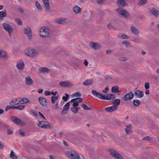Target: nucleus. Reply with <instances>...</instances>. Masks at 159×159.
<instances>
[{
    "mask_svg": "<svg viewBox=\"0 0 159 159\" xmlns=\"http://www.w3.org/2000/svg\"><path fill=\"white\" fill-rule=\"evenodd\" d=\"M73 85V84L68 82L65 81L60 82V86L64 87H70Z\"/></svg>",
    "mask_w": 159,
    "mask_h": 159,
    "instance_id": "nucleus-17",
    "label": "nucleus"
},
{
    "mask_svg": "<svg viewBox=\"0 0 159 159\" xmlns=\"http://www.w3.org/2000/svg\"><path fill=\"white\" fill-rule=\"evenodd\" d=\"M82 8L77 5H75L73 8V11L76 14L80 13L82 10Z\"/></svg>",
    "mask_w": 159,
    "mask_h": 159,
    "instance_id": "nucleus-24",
    "label": "nucleus"
},
{
    "mask_svg": "<svg viewBox=\"0 0 159 159\" xmlns=\"http://www.w3.org/2000/svg\"><path fill=\"white\" fill-rule=\"evenodd\" d=\"M79 105V102L78 101L74 102L73 104V106L74 107H76Z\"/></svg>",
    "mask_w": 159,
    "mask_h": 159,
    "instance_id": "nucleus-54",
    "label": "nucleus"
},
{
    "mask_svg": "<svg viewBox=\"0 0 159 159\" xmlns=\"http://www.w3.org/2000/svg\"><path fill=\"white\" fill-rule=\"evenodd\" d=\"M65 96H64L62 97V99L64 102H66L68 100V98L69 97V95L67 93L65 94Z\"/></svg>",
    "mask_w": 159,
    "mask_h": 159,
    "instance_id": "nucleus-43",
    "label": "nucleus"
},
{
    "mask_svg": "<svg viewBox=\"0 0 159 159\" xmlns=\"http://www.w3.org/2000/svg\"><path fill=\"white\" fill-rule=\"evenodd\" d=\"M47 121H39L36 123L37 125L39 127H41L43 128L49 129L50 128L51 125V124H44L43 123L47 122Z\"/></svg>",
    "mask_w": 159,
    "mask_h": 159,
    "instance_id": "nucleus-9",
    "label": "nucleus"
},
{
    "mask_svg": "<svg viewBox=\"0 0 159 159\" xmlns=\"http://www.w3.org/2000/svg\"><path fill=\"white\" fill-rule=\"evenodd\" d=\"M43 3L44 7L47 11L50 9V3L48 0H42Z\"/></svg>",
    "mask_w": 159,
    "mask_h": 159,
    "instance_id": "nucleus-21",
    "label": "nucleus"
},
{
    "mask_svg": "<svg viewBox=\"0 0 159 159\" xmlns=\"http://www.w3.org/2000/svg\"><path fill=\"white\" fill-rule=\"evenodd\" d=\"M10 109V106L8 105V106H7V107H6L5 109V111H7Z\"/></svg>",
    "mask_w": 159,
    "mask_h": 159,
    "instance_id": "nucleus-64",
    "label": "nucleus"
},
{
    "mask_svg": "<svg viewBox=\"0 0 159 159\" xmlns=\"http://www.w3.org/2000/svg\"><path fill=\"white\" fill-rule=\"evenodd\" d=\"M11 119L12 122L18 125H25V123L21 119L16 117L12 116Z\"/></svg>",
    "mask_w": 159,
    "mask_h": 159,
    "instance_id": "nucleus-8",
    "label": "nucleus"
},
{
    "mask_svg": "<svg viewBox=\"0 0 159 159\" xmlns=\"http://www.w3.org/2000/svg\"><path fill=\"white\" fill-rule=\"evenodd\" d=\"M65 154L70 159H81L79 154L73 150L67 151Z\"/></svg>",
    "mask_w": 159,
    "mask_h": 159,
    "instance_id": "nucleus-3",
    "label": "nucleus"
},
{
    "mask_svg": "<svg viewBox=\"0 0 159 159\" xmlns=\"http://www.w3.org/2000/svg\"><path fill=\"white\" fill-rule=\"evenodd\" d=\"M40 35L42 37H46L49 36V30L47 26H43L40 28Z\"/></svg>",
    "mask_w": 159,
    "mask_h": 159,
    "instance_id": "nucleus-5",
    "label": "nucleus"
},
{
    "mask_svg": "<svg viewBox=\"0 0 159 159\" xmlns=\"http://www.w3.org/2000/svg\"><path fill=\"white\" fill-rule=\"evenodd\" d=\"M17 99L18 100V103L19 104L27 103L30 102L29 99L25 98H17Z\"/></svg>",
    "mask_w": 159,
    "mask_h": 159,
    "instance_id": "nucleus-14",
    "label": "nucleus"
},
{
    "mask_svg": "<svg viewBox=\"0 0 159 159\" xmlns=\"http://www.w3.org/2000/svg\"><path fill=\"white\" fill-rule=\"evenodd\" d=\"M122 43V44L125 45V46L127 47H129V42H128L123 41Z\"/></svg>",
    "mask_w": 159,
    "mask_h": 159,
    "instance_id": "nucleus-49",
    "label": "nucleus"
},
{
    "mask_svg": "<svg viewBox=\"0 0 159 159\" xmlns=\"http://www.w3.org/2000/svg\"><path fill=\"white\" fill-rule=\"evenodd\" d=\"M142 140L150 141L151 140V138L149 136H147L145 137H143L142 139Z\"/></svg>",
    "mask_w": 159,
    "mask_h": 159,
    "instance_id": "nucleus-47",
    "label": "nucleus"
},
{
    "mask_svg": "<svg viewBox=\"0 0 159 159\" xmlns=\"http://www.w3.org/2000/svg\"><path fill=\"white\" fill-rule=\"evenodd\" d=\"M2 25L4 29L8 32L9 36L11 37V33L13 31V29L11 26L9 24L5 23H3Z\"/></svg>",
    "mask_w": 159,
    "mask_h": 159,
    "instance_id": "nucleus-6",
    "label": "nucleus"
},
{
    "mask_svg": "<svg viewBox=\"0 0 159 159\" xmlns=\"http://www.w3.org/2000/svg\"><path fill=\"white\" fill-rule=\"evenodd\" d=\"M18 100L17 98L14 99V100H12L10 101L9 104L12 106H15L17 105L18 104Z\"/></svg>",
    "mask_w": 159,
    "mask_h": 159,
    "instance_id": "nucleus-32",
    "label": "nucleus"
},
{
    "mask_svg": "<svg viewBox=\"0 0 159 159\" xmlns=\"http://www.w3.org/2000/svg\"><path fill=\"white\" fill-rule=\"evenodd\" d=\"M58 98V96H52L51 97V101L52 103H54L56 101Z\"/></svg>",
    "mask_w": 159,
    "mask_h": 159,
    "instance_id": "nucleus-42",
    "label": "nucleus"
},
{
    "mask_svg": "<svg viewBox=\"0 0 159 159\" xmlns=\"http://www.w3.org/2000/svg\"><path fill=\"white\" fill-rule=\"evenodd\" d=\"M105 0H97V2L99 4H103Z\"/></svg>",
    "mask_w": 159,
    "mask_h": 159,
    "instance_id": "nucleus-52",
    "label": "nucleus"
},
{
    "mask_svg": "<svg viewBox=\"0 0 159 159\" xmlns=\"http://www.w3.org/2000/svg\"><path fill=\"white\" fill-rule=\"evenodd\" d=\"M120 100L119 99H116L113 102L114 105L105 108L104 110L107 112H112L117 110L118 108V106L120 105Z\"/></svg>",
    "mask_w": 159,
    "mask_h": 159,
    "instance_id": "nucleus-2",
    "label": "nucleus"
},
{
    "mask_svg": "<svg viewBox=\"0 0 159 159\" xmlns=\"http://www.w3.org/2000/svg\"><path fill=\"white\" fill-rule=\"evenodd\" d=\"M35 5L36 7L39 10H41L42 9V7L39 2L37 1L35 2Z\"/></svg>",
    "mask_w": 159,
    "mask_h": 159,
    "instance_id": "nucleus-38",
    "label": "nucleus"
},
{
    "mask_svg": "<svg viewBox=\"0 0 159 159\" xmlns=\"http://www.w3.org/2000/svg\"><path fill=\"white\" fill-rule=\"evenodd\" d=\"M63 144L66 147L68 148V147H69V146H70L69 145V144H68V143H67V142H66V141L65 140H63Z\"/></svg>",
    "mask_w": 159,
    "mask_h": 159,
    "instance_id": "nucleus-50",
    "label": "nucleus"
},
{
    "mask_svg": "<svg viewBox=\"0 0 159 159\" xmlns=\"http://www.w3.org/2000/svg\"><path fill=\"white\" fill-rule=\"evenodd\" d=\"M144 87L146 89H148L149 88L150 85L148 82H147L145 84Z\"/></svg>",
    "mask_w": 159,
    "mask_h": 159,
    "instance_id": "nucleus-48",
    "label": "nucleus"
},
{
    "mask_svg": "<svg viewBox=\"0 0 159 159\" xmlns=\"http://www.w3.org/2000/svg\"><path fill=\"white\" fill-rule=\"evenodd\" d=\"M9 126L8 125L4 123L1 124L0 125V129L2 131L5 130Z\"/></svg>",
    "mask_w": 159,
    "mask_h": 159,
    "instance_id": "nucleus-30",
    "label": "nucleus"
},
{
    "mask_svg": "<svg viewBox=\"0 0 159 159\" xmlns=\"http://www.w3.org/2000/svg\"><path fill=\"white\" fill-rule=\"evenodd\" d=\"M10 157L12 159H17V156L15 155V152L13 150H11V152Z\"/></svg>",
    "mask_w": 159,
    "mask_h": 159,
    "instance_id": "nucleus-35",
    "label": "nucleus"
},
{
    "mask_svg": "<svg viewBox=\"0 0 159 159\" xmlns=\"http://www.w3.org/2000/svg\"><path fill=\"white\" fill-rule=\"evenodd\" d=\"M135 96L138 98H142L144 96V93L143 91H140L139 90H136L134 92Z\"/></svg>",
    "mask_w": 159,
    "mask_h": 159,
    "instance_id": "nucleus-16",
    "label": "nucleus"
},
{
    "mask_svg": "<svg viewBox=\"0 0 159 159\" xmlns=\"http://www.w3.org/2000/svg\"><path fill=\"white\" fill-rule=\"evenodd\" d=\"M148 10L149 12L155 17H158L159 15V11L154 7H150Z\"/></svg>",
    "mask_w": 159,
    "mask_h": 159,
    "instance_id": "nucleus-10",
    "label": "nucleus"
},
{
    "mask_svg": "<svg viewBox=\"0 0 159 159\" xmlns=\"http://www.w3.org/2000/svg\"><path fill=\"white\" fill-rule=\"evenodd\" d=\"M70 110L72 112L75 114H77L78 112L76 107H72L71 108Z\"/></svg>",
    "mask_w": 159,
    "mask_h": 159,
    "instance_id": "nucleus-45",
    "label": "nucleus"
},
{
    "mask_svg": "<svg viewBox=\"0 0 159 159\" xmlns=\"http://www.w3.org/2000/svg\"><path fill=\"white\" fill-rule=\"evenodd\" d=\"M125 131L126 134H129L131 132V125L130 124L126 126V128L125 129Z\"/></svg>",
    "mask_w": 159,
    "mask_h": 159,
    "instance_id": "nucleus-29",
    "label": "nucleus"
},
{
    "mask_svg": "<svg viewBox=\"0 0 159 159\" xmlns=\"http://www.w3.org/2000/svg\"><path fill=\"white\" fill-rule=\"evenodd\" d=\"M16 109H17L19 110H22L24 109L25 106L24 105H21L20 104V105H17V106H16Z\"/></svg>",
    "mask_w": 159,
    "mask_h": 159,
    "instance_id": "nucleus-41",
    "label": "nucleus"
},
{
    "mask_svg": "<svg viewBox=\"0 0 159 159\" xmlns=\"http://www.w3.org/2000/svg\"><path fill=\"white\" fill-rule=\"evenodd\" d=\"M19 132H20V134L22 135V136H25V132H24V131L21 130H19Z\"/></svg>",
    "mask_w": 159,
    "mask_h": 159,
    "instance_id": "nucleus-60",
    "label": "nucleus"
},
{
    "mask_svg": "<svg viewBox=\"0 0 159 159\" xmlns=\"http://www.w3.org/2000/svg\"><path fill=\"white\" fill-rule=\"evenodd\" d=\"M117 3L119 7H124L125 4V0H118Z\"/></svg>",
    "mask_w": 159,
    "mask_h": 159,
    "instance_id": "nucleus-28",
    "label": "nucleus"
},
{
    "mask_svg": "<svg viewBox=\"0 0 159 159\" xmlns=\"http://www.w3.org/2000/svg\"><path fill=\"white\" fill-rule=\"evenodd\" d=\"M70 102H68L66 103L63 107V109L61 111V113L62 114L66 113L68 111L69 106Z\"/></svg>",
    "mask_w": 159,
    "mask_h": 159,
    "instance_id": "nucleus-22",
    "label": "nucleus"
},
{
    "mask_svg": "<svg viewBox=\"0 0 159 159\" xmlns=\"http://www.w3.org/2000/svg\"><path fill=\"white\" fill-rule=\"evenodd\" d=\"M148 2V0H140L138 3L139 5H142L146 4Z\"/></svg>",
    "mask_w": 159,
    "mask_h": 159,
    "instance_id": "nucleus-39",
    "label": "nucleus"
},
{
    "mask_svg": "<svg viewBox=\"0 0 159 159\" xmlns=\"http://www.w3.org/2000/svg\"><path fill=\"white\" fill-rule=\"evenodd\" d=\"M40 69L41 72L43 73H45V72H48L50 70L49 69H48L46 67L40 68Z\"/></svg>",
    "mask_w": 159,
    "mask_h": 159,
    "instance_id": "nucleus-40",
    "label": "nucleus"
},
{
    "mask_svg": "<svg viewBox=\"0 0 159 159\" xmlns=\"http://www.w3.org/2000/svg\"><path fill=\"white\" fill-rule=\"evenodd\" d=\"M7 53L3 50H0V57L5 58L7 57Z\"/></svg>",
    "mask_w": 159,
    "mask_h": 159,
    "instance_id": "nucleus-33",
    "label": "nucleus"
},
{
    "mask_svg": "<svg viewBox=\"0 0 159 159\" xmlns=\"http://www.w3.org/2000/svg\"><path fill=\"white\" fill-rule=\"evenodd\" d=\"M24 33L28 36L29 39H31L32 38V34L31 28L29 27L25 28L24 29Z\"/></svg>",
    "mask_w": 159,
    "mask_h": 159,
    "instance_id": "nucleus-11",
    "label": "nucleus"
},
{
    "mask_svg": "<svg viewBox=\"0 0 159 159\" xmlns=\"http://www.w3.org/2000/svg\"><path fill=\"white\" fill-rule=\"evenodd\" d=\"M7 133L8 134H13V131L10 129H8L7 130Z\"/></svg>",
    "mask_w": 159,
    "mask_h": 159,
    "instance_id": "nucleus-56",
    "label": "nucleus"
},
{
    "mask_svg": "<svg viewBox=\"0 0 159 159\" xmlns=\"http://www.w3.org/2000/svg\"><path fill=\"white\" fill-rule=\"evenodd\" d=\"M82 106L83 107V108L84 110H90L91 109V107H89L87 106L84 104H82Z\"/></svg>",
    "mask_w": 159,
    "mask_h": 159,
    "instance_id": "nucleus-44",
    "label": "nucleus"
},
{
    "mask_svg": "<svg viewBox=\"0 0 159 159\" xmlns=\"http://www.w3.org/2000/svg\"><path fill=\"white\" fill-rule=\"evenodd\" d=\"M34 81L30 76H28L25 78V83L28 85H32Z\"/></svg>",
    "mask_w": 159,
    "mask_h": 159,
    "instance_id": "nucleus-19",
    "label": "nucleus"
},
{
    "mask_svg": "<svg viewBox=\"0 0 159 159\" xmlns=\"http://www.w3.org/2000/svg\"><path fill=\"white\" fill-rule=\"evenodd\" d=\"M109 90V88L108 86H107L106 87L105 89L104 90H103L102 91V92L104 93H107Z\"/></svg>",
    "mask_w": 159,
    "mask_h": 159,
    "instance_id": "nucleus-51",
    "label": "nucleus"
},
{
    "mask_svg": "<svg viewBox=\"0 0 159 159\" xmlns=\"http://www.w3.org/2000/svg\"><path fill=\"white\" fill-rule=\"evenodd\" d=\"M117 11L120 15H121L125 17H128L129 16V15L128 13L125 10L119 8L117 10Z\"/></svg>",
    "mask_w": 159,
    "mask_h": 159,
    "instance_id": "nucleus-13",
    "label": "nucleus"
},
{
    "mask_svg": "<svg viewBox=\"0 0 159 159\" xmlns=\"http://www.w3.org/2000/svg\"><path fill=\"white\" fill-rule=\"evenodd\" d=\"M130 30L132 34L138 35L139 34V30L134 26H131L130 27Z\"/></svg>",
    "mask_w": 159,
    "mask_h": 159,
    "instance_id": "nucleus-20",
    "label": "nucleus"
},
{
    "mask_svg": "<svg viewBox=\"0 0 159 159\" xmlns=\"http://www.w3.org/2000/svg\"><path fill=\"white\" fill-rule=\"evenodd\" d=\"M60 52L64 53L67 56L68 55V54L67 53H66L65 52V51L63 50H62L61 49H60Z\"/></svg>",
    "mask_w": 159,
    "mask_h": 159,
    "instance_id": "nucleus-62",
    "label": "nucleus"
},
{
    "mask_svg": "<svg viewBox=\"0 0 159 159\" xmlns=\"http://www.w3.org/2000/svg\"><path fill=\"white\" fill-rule=\"evenodd\" d=\"M133 103L135 106L138 107L140 103V101L138 99H134L133 101Z\"/></svg>",
    "mask_w": 159,
    "mask_h": 159,
    "instance_id": "nucleus-36",
    "label": "nucleus"
},
{
    "mask_svg": "<svg viewBox=\"0 0 159 159\" xmlns=\"http://www.w3.org/2000/svg\"><path fill=\"white\" fill-rule=\"evenodd\" d=\"M92 93L93 96L101 99L110 100L114 99L116 97V95L114 94H108L106 96L103 95L94 90H92Z\"/></svg>",
    "mask_w": 159,
    "mask_h": 159,
    "instance_id": "nucleus-1",
    "label": "nucleus"
},
{
    "mask_svg": "<svg viewBox=\"0 0 159 159\" xmlns=\"http://www.w3.org/2000/svg\"><path fill=\"white\" fill-rule=\"evenodd\" d=\"M16 67L19 70H22L24 67V64L22 60L18 61L16 64Z\"/></svg>",
    "mask_w": 159,
    "mask_h": 159,
    "instance_id": "nucleus-18",
    "label": "nucleus"
},
{
    "mask_svg": "<svg viewBox=\"0 0 159 159\" xmlns=\"http://www.w3.org/2000/svg\"><path fill=\"white\" fill-rule=\"evenodd\" d=\"M119 87L117 86H113L112 87L111 91L113 93H117L119 92Z\"/></svg>",
    "mask_w": 159,
    "mask_h": 159,
    "instance_id": "nucleus-31",
    "label": "nucleus"
},
{
    "mask_svg": "<svg viewBox=\"0 0 159 159\" xmlns=\"http://www.w3.org/2000/svg\"><path fill=\"white\" fill-rule=\"evenodd\" d=\"M59 105L58 103H57L55 105V107H54V109L55 110L57 109H58L59 107Z\"/></svg>",
    "mask_w": 159,
    "mask_h": 159,
    "instance_id": "nucleus-58",
    "label": "nucleus"
},
{
    "mask_svg": "<svg viewBox=\"0 0 159 159\" xmlns=\"http://www.w3.org/2000/svg\"><path fill=\"white\" fill-rule=\"evenodd\" d=\"M31 112L35 116H38V114L37 113V112L34 110L31 111Z\"/></svg>",
    "mask_w": 159,
    "mask_h": 159,
    "instance_id": "nucleus-59",
    "label": "nucleus"
},
{
    "mask_svg": "<svg viewBox=\"0 0 159 159\" xmlns=\"http://www.w3.org/2000/svg\"><path fill=\"white\" fill-rule=\"evenodd\" d=\"M134 96V94L131 91L125 95L123 97V99L126 101L131 100L133 98Z\"/></svg>",
    "mask_w": 159,
    "mask_h": 159,
    "instance_id": "nucleus-12",
    "label": "nucleus"
},
{
    "mask_svg": "<svg viewBox=\"0 0 159 159\" xmlns=\"http://www.w3.org/2000/svg\"><path fill=\"white\" fill-rule=\"evenodd\" d=\"M7 15V13L5 9L4 10L2 11H0V20H3L4 17H6Z\"/></svg>",
    "mask_w": 159,
    "mask_h": 159,
    "instance_id": "nucleus-27",
    "label": "nucleus"
},
{
    "mask_svg": "<svg viewBox=\"0 0 159 159\" xmlns=\"http://www.w3.org/2000/svg\"><path fill=\"white\" fill-rule=\"evenodd\" d=\"M90 46L93 48L95 50L98 49L101 47L100 44L96 43H92L90 44Z\"/></svg>",
    "mask_w": 159,
    "mask_h": 159,
    "instance_id": "nucleus-23",
    "label": "nucleus"
},
{
    "mask_svg": "<svg viewBox=\"0 0 159 159\" xmlns=\"http://www.w3.org/2000/svg\"><path fill=\"white\" fill-rule=\"evenodd\" d=\"M107 27L110 29H112L113 28V26L112 25V24L111 23L108 24Z\"/></svg>",
    "mask_w": 159,
    "mask_h": 159,
    "instance_id": "nucleus-57",
    "label": "nucleus"
},
{
    "mask_svg": "<svg viewBox=\"0 0 159 159\" xmlns=\"http://www.w3.org/2000/svg\"><path fill=\"white\" fill-rule=\"evenodd\" d=\"M24 53L28 56L33 58L35 57L38 55L37 51L31 48H30L25 50Z\"/></svg>",
    "mask_w": 159,
    "mask_h": 159,
    "instance_id": "nucleus-4",
    "label": "nucleus"
},
{
    "mask_svg": "<svg viewBox=\"0 0 159 159\" xmlns=\"http://www.w3.org/2000/svg\"><path fill=\"white\" fill-rule=\"evenodd\" d=\"M118 36L119 38H120L123 39H128L129 38V36L125 34H123L120 35V34H118Z\"/></svg>",
    "mask_w": 159,
    "mask_h": 159,
    "instance_id": "nucleus-37",
    "label": "nucleus"
},
{
    "mask_svg": "<svg viewBox=\"0 0 159 159\" xmlns=\"http://www.w3.org/2000/svg\"><path fill=\"white\" fill-rule=\"evenodd\" d=\"M109 152L111 155L116 159H123V156L115 150H111Z\"/></svg>",
    "mask_w": 159,
    "mask_h": 159,
    "instance_id": "nucleus-7",
    "label": "nucleus"
},
{
    "mask_svg": "<svg viewBox=\"0 0 159 159\" xmlns=\"http://www.w3.org/2000/svg\"><path fill=\"white\" fill-rule=\"evenodd\" d=\"M44 94L46 96H48L51 94V92L46 90L44 92Z\"/></svg>",
    "mask_w": 159,
    "mask_h": 159,
    "instance_id": "nucleus-53",
    "label": "nucleus"
},
{
    "mask_svg": "<svg viewBox=\"0 0 159 159\" xmlns=\"http://www.w3.org/2000/svg\"><path fill=\"white\" fill-rule=\"evenodd\" d=\"M74 95L77 96L79 97H80L81 96V94L79 92H76L74 93Z\"/></svg>",
    "mask_w": 159,
    "mask_h": 159,
    "instance_id": "nucleus-55",
    "label": "nucleus"
},
{
    "mask_svg": "<svg viewBox=\"0 0 159 159\" xmlns=\"http://www.w3.org/2000/svg\"><path fill=\"white\" fill-rule=\"evenodd\" d=\"M16 23L19 25H21L22 24L21 20L19 18L16 19L15 20Z\"/></svg>",
    "mask_w": 159,
    "mask_h": 159,
    "instance_id": "nucleus-46",
    "label": "nucleus"
},
{
    "mask_svg": "<svg viewBox=\"0 0 159 159\" xmlns=\"http://www.w3.org/2000/svg\"><path fill=\"white\" fill-rule=\"evenodd\" d=\"M38 100L40 104L43 107H45L47 105V101L43 97H39L38 98Z\"/></svg>",
    "mask_w": 159,
    "mask_h": 159,
    "instance_id": "nucleus-15",
    "label": "nucleus"
},
{
    "mask_svg": "<svg viewBox=\"0 0 159 159\" xmlns=\"http://www.w3.org/2000/svg\"><path fill=\"white\" fill-rule=\"evenodd\" d=\"M69 22V20L66 18H60V24H67Z\"/></svg>",
    "mask_w": 159,
    "mask_h": 159,
    "instance_id": "nucleus-34",
    "label": "nucleus"
},
{
    "mask_svg": "<svg viewBox=\"0 0 159 159\" xmlns=\"http://www.w3.org/2000/svg\"><path fill=\"white\" fill-rule=\"evenodd\" d=\"M18 10L21 13H23L24 11V10L21 7H20L19 8Z\"/></svg>",
    "mask_w": 159,
    "mask_h": 159,
    "instance_id": "nucleus-63",
    "label": "nucleus"
},
{
    "mask_svg": "<svg viewBox=\"0 0 159 159\" xmlns=\"http://www.w3.org/2000/svg\"><path fill=\"white\" fill-rule=\"evenodd\" d=\"M39 114L43 118L44 120H46V119L45 117L40 112H39Z\"/></svg>",
    "mask_w": 159,
    "mask_h": 159,
    "instance_id": "nucleus-61",
    "label": "nucleus"
},
{
    "mask_svg": "<svg viewBox=\"0 0 159 159\" xmlns=\"http://www.w3.org/2000/svg\"><path fill=\"white\" fill-rule=\"evenodd\" d=\"M81 62L79 60L77 61L76 62H75L73 64V66L76 69H77L79 68L81 66Z\"/></svg>",
    "mask_w": 159,
    "mask_h": 159,
    "instance_id": "nucleus-26",
    "label": "nucleus"
},
{
    "mask_svg": "<svg viewBox=\"0 0 159 159\" xmlns=\"http://www.w3.org/2000/svg\"><path fill=\"white\" fill-rule=\"evenodd\" d=\"M93 79H89L85 80L83 83V84L85 86H89L93 84Z\"/></svg>",
    "mask_w": 159,
    "mask_h": 159,
    "instance_id": "nucleus-25",
    "label": "nucleus"
}]
</instances>
